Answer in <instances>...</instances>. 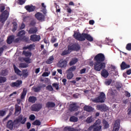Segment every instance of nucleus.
Masks as SVG:
<instances>
[{
    "label": "nucleus",
    "mask_w": 131,
    "mask_h": 131,
    "mask_svg": "<svg viewBox=\"0 0 131 131\" xmlns=\"http://www.w3.org/2000/svg\"><path fill=\"white\" fill-rule=\"evenodd\" d=\"M68 73L67 75V78L68 79H72L73 76H74V74L72 72H67Z\"/></svg>",
    "instance_id": "27"
},
{
    "label": "nucleus",
    "mask_w": 131,
    "mask_h": 131,
    "mask_svg": "<svg viewBox=\"0 0 131 131\" xmlns=\"http://www.w3.org/2000/svg\"><path fill=\"white\" fill-rule=\"evenodd\" d=\"M26 32L25 30H21L18 32L17 34V36H19V37H22L23 35H25Z\"/></svg>",
    "instance_id": "36"
},
{
    "label": "nucleus",
    "mask_w": 131,
    "mask_h": 131,
    "mask_svg": "<svg viewBox=\"0 0 131 131\" xmlns=\"http://www.w3.org/2000/svg\"><path fill=\"white\" fill-rule=\"evenodd\" d=\"M25 2H26V1L18 0V4L20 5H24V4H25Z\"/></svg>",
    "instance_id": "58"
},
{
    "label": "nucleus",
    "mask_w": 131,
    "mask_h": 131,
    "mask_svg": "<svg viewBox=\"0 0 131 131\" xmlns=\"http://www.w3.org/2000/svg\"><path fill=\"white\" fill-rule=\"evenodd\" d=\"M37 28L36 27H33V28H31L29 30V34H35L36 32H37Z\"/></svg>",
    "instance_id": "23"
},
{
    "label": "nucleus",
    "mask_w": 131,
    "mask_h": 131,
    "mask_svg": "<svg viewBox=\"0 0 131 131\" xmlns=\"http://www.w3.org/2000/svg\"><path fill=\"white\" fill-rule=\"evenodd\" d=\"M23 39H24V40H25V41H26V42H28L29 41V37H26L25 36H24L23 37Z\"/></svg>",
    "instance_id": "60"
},
{
    "label": "nucleus",
    "mask_w": 131,
    "mask_h": 131,
    "mask_svg": "<svg viewBox=\"0 0 131 131\" xmlns=\"http://www.w3.org/2000/svg\"><path fill=\"white\" fill-rule=\"evenodd\" d=\"M97 110L101 112H106L108 110V107L106 104H98L96 106Z\"/></svg>",
    "instance_id": "10"
},
{
    "label": "nucleus",
    "mask_w": 131,
    "mask_h": 131,
    "mask_svg": "<svg viewBox=\"0 0 131 131\" xmlns=\"http://www.w3.org/2000/svg\"><path fill=\"white\" fill-rule=\"evenodd\" d=\"M29 119L30 120H32V121L34 120V119H35V116H34V115H30Z\"/></svg>",
    "instance_id": "54"
},
{
    "label": "nucleus",
    "mask_w": 131,
    "mask_h": 131,
    "mask_svg": "<svg viewBox=\"0 0 131 131\" xmlns=\"http://www.w3.org/2000/svg\"><path fill=\"white\" fill-rule=\"evenodd\" d=\"M119 130V122L118 121H116L114 125V128L113 131H118Z\"/></svg>",
    "instance_id": "25"
},
{
    "label": "nucleus",
    "mask_w": 131,
    "mask_h": 131,
    "mask_svg": "<svg viewBox=\"0 0 131 131\" xmlns=\"http://www.w3.org/2000/svg\"><path fill=\"white\" fill-rule=\"evenodd\" d=\"M54 61V57L53 56H50L49 58L46 61L47 64H52Z\"/></svg>",
    "instance_id": "33"
},
{
    "label": "nucleus",
    "mask_w": 131,
    "mask_h": 131,
    "mask_svg": "<svg viewBox=\"0 0 131 131\" xmlns=\"http://www.w3.org/2000/svg\"><path fill=\"white\" fill-rule=\"evenodd\" d=\"M101 124V120L98 119L96 122L88 128L89 131H102V125Z\"/></svg>",
    "instance_id": "3"
},
{
    "label": "nucleus",
    "mask_w": 131,
    "mask_h": 131,
    "mask_svg": "<svg viewBox=\"0 0 131 131\" xmlns=\"http://www.w3.org/2000/svg\"><path fill=\"white\" fill-rule=\"evenodd\" d=\"M77 62H78V58H72V60L69 62V65L70 66H73V65H75V64H76Z\"/></svg>",
    "instance_id": "26"
},
{
    "label": "nucleus",
    "mask_w": 131,
    "mask_h": 131,
    "mask_svg": "<svg viewBox=\"0 0 131 131\" xmlns=\"http://www.w3.org/2000/svg\"><path fill=\"white\" fill-rule=\"evenodd\" d=\"M23 54H24L26 57H30V56H31V53L28 51H24Z\"/></svg>",
    "instance_id": "41"
},
{
    "label": "nucleus",
    "mask_w": 131,
    "mask_h": 131,
    "mask_svg": "<svg viewBox=\"0 0 131 131\" xmlns=\"http://www.w3.org/2000/svg\"><path fill=\"white\" fill-rule=\"evenodd\" d=\"M74 38L80 41H84L85 39L89 41H94V38L91 35L86 33H80L79 32H75L73 35Z\"/></svg>",
    "instance_id": "2"
},
{
    "label": "nucleus",
    "mask_w": 131,
    "mask_h": 131,
    "mask_svg": "<svg viewBox=\"0 0 131 131\" xmlns=\"http://www.w3.org/2000/svg\"><path fill=\"white\" fill-rule=\"evenodd\" d=\"M57 41V38L55 37V36H52L51 37V42L52 43H54V42H56Z\"/></svg>",
    "instance_id": "49"
},
{
    "label": "nucleus",
    "mask_w": 131,
    "mask_h": 131,
    "mask_svg": "<svg viewBox=\"0 0 131 131\" xmlns=\"http://www.w3.org/2000/svg\"><path fill=\"white\" fill-rule=\"evenodd\" d=\"M68 64V62L66 59L63 60V59H60L59 62V66L60 68H66L67 67V65Z\"/></svg>",
    "instance_id": "11"
},
{
    "label": "nucleus",
    "mask_w": 131,
    "mask_h": 131,
    "mask_svg": "<svg viewBox=\"0 0 131 131\" xmlns=\"http://www.w3.org/2000/svg\"><path fill=\"white\" fill-rule=\"evenodd\" d=\"M84 111H86L87 112H93L94 111V108L91 106L85 105L83 107Z\"/></svg>",
    "instance_id": "20"
},
{
    "label": "nucleus",
    "mask_w": 131,
    "mask_h": 131,
    "mask_svg": "<svg viewBox=\"0 0 131 131\" xmlns=\"http://www.w3.org/2000/svg\"><path fill=\"white\" fill-rule=\"evenodd\" d=\"M30 40L33 42L39 41L40 40V36L36 34L32 35L30 36Z\"/></svg>",
    "instance_id": "12"
},
{
    "label": "nucleus",
    "mask_w": 131,
    "mask_h": 131,
    "mask_svg": "<svg viewBox=\"0 0 131 131\" xmlns=\"http://www.w3.org/2000/svg\"><path fill=\"white\" fill-rule=\"evenodd\" d=\"M86 71V69L83 68L80 71V74H83L85 73Z\"/></svg>",
    "instance_id": "55"
},
{
    "label": "nucleus",
    "mask_w": 131,
    "mask_h": 131,
    "mask_svg": "<svg viewBox=\"0 0 131 131\" xmlns=\"http://www.w3.org/2000/svg\"><path fill=\"white\" fill-rule=\"evenodd\" d=\"M105 41V43L106 45H109V43H110L111 40H110V39L108 38H106Z\"/></svg>",
    "instance_id": "61"
},
{
    "label": "nucleus",
    "mask_w": 131,
    "mask_h": 131,
    "mask_svg": "<svg viewBox=\"0 0 131 131\" xmlns=\"http://www.w3.org/2000/svg\"><path fill=\"white\" fill-rule=\"evenodd\" d=\"M20 40L21 39L20 38H16L15 40H13V42L15 43H18V42H19Z\"/></svg>",
    "instance_id": "59"
},
{
    "label": "nucleus",
    "mask_w": 131,
    "mask_h": 131,
    "mask_svg": "<svg viewBox=\"0 0 131 131\" xmlns=\"http://www.w3.org/2000/svg\"><path fill=\"white\" fill-rule=\"evenodd\" d=\"M37 101V98L35 96H30L28 98V102L34 104Z\"/></svg>",
    "instance_id": "22"
},
{
    "label": "nucleus",
    "mask_w": 131,
    "mask_h": 131,
    "mask_svg": "<svg viewBox=\"0 0 131 131\" xmlns=\"http://www.w3.org/2000/svg\"><path fill=\"white\" fill-rule=\"evenodd\" d=\"M35 17L38 21H41V22L45 21V19H46V15L40 12H37L35 14Z\"/></svg>",
    "instance_id": "9"
},
{
    "label": "nucleus",
    "mask_w": 131,
    "mask_h": 131,
    "mask_svg": "<svg viewBox=\"0 0 131 131\" xmlns=\"http://www.w3.org/2000/svg\"><path fill=\"white\" fill-rule=\"evenodd\" d=\"M20 111H21V107L19 106V105H16L15 113H18V112H20Z\"/></svg>",
    "instance_id": "48"
},
{
    "label": "nucleus",
    "mask_w": 131,
    "mask_h": 131,
    "mask_svg": "<svg viewBox=\"0 0 131 131\" xmlns=\"http://www.w3.org/2000/svg\"><path fill=\"white\" fill-rule=\"evenodd\" d=\"M21 76H23V77H25V78H26L27 76H28V72L27 70H24L21 73Z\"/></svg>",
    "instance_id": "31"
},
{
    "label": "nucleus",
    "mask_w": 131,
    "mask_h": 131,
    "mask_svg": "<svg viewBox=\"0 0 131 131\" xmlns=\"http://www.w3.org/2000/svg\"><path fill=\"white\" fill-rule=\"evenodd\" d=\"M78 118L75 116H72L70 118V121L71 122H77Z\"/></svg>",
    "instance_id": "32"
},
{
    "label": "nucleus",
    "mask_w": 131,
    "mask_h": 131,
    "mask_svg": "<svg viewBox=\"0 0 131 131\" xmlns=\"http://www.w3.org/2000/svg\"><path fill=\"white\" fill-rule=\"evenodd\" d=\"M105 55L102 53H99L95 56L94 57V60L95 62H100V63H103L105 61Z\"/></svg>",
    "instance_id": "7"
},
{
    "label": "nucleus",
    "mask_w": 131,
    "mask_h": 131,
    "mask_svg": "<svg viewBox=\"0 0 131 131\" xmlns=\"http://www.w3.org/2000/svg\"><path fill=\"white\" fill-rule=\"evenodd\" d=\"M27 94V90L24 89L23 92L21 94L20 99H25V96H26Z\"/></svg>",
    "instance_id": "28"
},
{
    "label": "nucleus",
    "mask_w": 131,
    "mask_h": 131,
    "mask_svg": "<svg viewBox=\"0 0 131 131\" xmlns=\"http://www.w3.org/2000/svg\"><path fill=\"white\" fill-rule=\"evenodd\" d=\"M71 53V51H69V49H66L61 54V56H66V55H69Z\"/></svg>",
    "instance_id": "29"
},
{
    "label": "nucleus",
    "mask_w": 131,
    "mask_h": 131,
    "mask_svg": "<svg viewBox=\"0 0 131 131\" xmlns=\"http://www.w3.org/2000/svg\"><path fill=\"white\" fill-rule=\"evenodd\" d=\"M121 70H124L125 69H127L130 67V65L126 64V63L124 61L122 62L120 65Z\"/></svg>",
    "instance_id": "17"
},
{
    "label": "nucleus",
    "mask_w": 131,
    "mask_h": 131,
    "mask_svg": "<svg viewBox=\"0 0 131 131\" xmlns=\"http://www.w3.org/2000/svg\"><path fill=\"white\" fill-rule=\"evenodd\" d=\"M25 9H26L28 12L30 13V12H34V11L35 10V6H33L32 5L31 6L27 5L25 7Z\"/></svg>",
    "instance_id": "16"
},
{
    "label": "nucleus",
    "mask_w": 131,
    "mask_h": 131,
    "mask_svg": "<svg viewBox=\"0 0 131 131\" xmlns=\"http://www.w3.org/2000/svg\"><path fill=\"white\" fill-rule=\"evenodd\" d=\"M19 67L20 68H27V64L26 63H20L19 64Z\"/></svg>",
    "instance_id": "52"
},
{
    "label": "nucleus",
    "mask_w": 131,
    "mask_h": 131,
    "mask_svg": "<svg viewBox=\"0 0 131 131\" xmlns=\"http://www.w3.org/2000/svg\"><path fill=\"white\" fill-rule=\"evenodd\" d=\"M102 123L104 125V129H106L109 127V123H108V122L106 121V120L104 119L102 121Z\"/></svg>",
    "instance_id": "30"
},
{
    "label": "nucleus",
    "mask_w": 131,
    "mask_h": 131,
    "mask_svg": "<svg viewBox=\"0 0 131 131\" xmlns=\"http://www.w3.org/2000/svg\"><path fill=\"white\" fill-rule=\"evenodd\" d=\"M101 75L104 78H107L109 76V72L107 70L103 69L101 72Z\"/></svg>",
    "instance_id": "15"
},
{
    "label": "nucleus",
    "mask_w": 131,
    "mask_h": 131,
    "mask_svg": "<svg viewBox=\"0 0 131 131\" xmlns=\"http://www.w3.org/2000/svg\"><path fill=\"white\" fill-rule=\"evenodd\" d=\"M125 95L128 98L130 97V93H129L128 91H125Z\"/></svg>",
    "instance_id": "62"
},
{
    "label": "nucleus",
    "mask_w": 131,
    "mask_h": 131,
    "mask_svg": "<svg viewBox=\"0 0 131 131\" xmlns=\"http://www.w3.org/2000/svg\"><path fill=\"white\" fill-rule=\"evenodd\" d=\"M112 83V79H106L104 82L105 85H110Z\"/></svg>",
    "instance_id": "40"
},
{
    "label": "nucleus",
    "mask_w": 131,
    "mask_h": 131,
    "mask_svg": "<svg viewBox=\"0 0 131 131\" xmlns=\"http://www.w3.org/2000/svg\"><path fill=\"white\" fill-rule=\"evenodd\" d=\"M27 121V118L25 117L23 119V116L20 115L13 121L9 120L7 122L6 126L10 130H13L14 128H19L21 124H25Z\"/></svg>",
    "instance_id": "1"
},
{
    "label": "nucleus",
    "mask_w": 131,
    "mask_h": 131,
    "mask_svg": "<svg viewBox=\"0 0 131 131\" xmlns=\"http://www.w3.org/2000/svg\"><path fill=\"white\" fill-rule=\"evenodd\" d=\"M0 12L3 13L1 16L0 17V21L2 23H5L8 18H9V11L7 10H5V7L2 6L0 8Z\"/></svg>",
    "instance_id": "4"
},
{
    "label": "nucleus",
    "mask_w": 131,
    "mask_h": 131,
    "mask_svg": "<svg viewBox=\"0 0 131 131\" xmlns=\"http://www.w3.org/2000/svg\"><path fill=\"white\" fill-rule=\"evenodd\" d=\"M54 5L56 7V13H60V12L61 11V8H60V7H59V6L57 5V3H54Z\"/></svg>",
    "instance_id": "46"
},
{
    "label": "nucleus",
    "mask_w": 131,
    "mask_h": 131,
    "mask_svg": "<svg viewBox=\"0 0 131 131\" xmlns=\"http://www.w3.org/2000/svg\"><path fill=\"white\" fill-rule=\"evenodd\" d=\"M14 39H15V36H10L7 38V43H8V45H11V43H13V41L14 42Z\"/></svg>",
    "instance_id": "24"
},
{
    "label": "nucleus",
    "mask_w": 131,
    "mask_h": 131,
    "mask_svg": "<svg viewBox=\"0 0 131 131\" xmlns=\"http://www.w3.org/2000/svg\"><path fill=\"white\" fill-rule=\"evenodd\" d=\"M66 128H67V129H68L69 131H79L78 130V129H75L74 128H69L66 127Z\"/></svg>",
    "instance_id": "53"
},
{
    "label": "nucleus",
    "mask_w": 131,
    "mask_h": 131,
    "mask_svg": "<svg viewBox=\"0 0 131 131\" xmlns=\"http://www.w3.org/2000/svg\"><path fill=\"white\" fill-rule=\"evenodd\" d=\"M68 49H69L70 52H72L73 51H74V44L72 45H68Z\"/></svg>",
    "instance_id": "43"
},
{
    "label": "nucleus",
    "mask_w": 131,
    "mask_h": 131,
    "mask_svg": "<svg viewBox=\"0 0 131 131\" xmlns=\"http://www.w3.org/2000/svg\"><path fill=\"white\" fill-rule=\"evenodd\" d=\"M46 90H47V91H49V92H53L54 88H53V86H52V85H48L46 87Z\"/></svg>",
    "instance_id": "42"
},
{
    "label": "nucleus",
    "mask_w": 131,
    "mask_h": 131,
    "mask_svg": "<svg viewBox=\"0 0 131 131\" xmlns=\"http://www.w3.org/2000/svg\"><path fill=\"white\" fill-rule=\"evenodd\" d=\"M1 75L2 76H7L8 75V70H3L1 72Z\"/></svg>",
    "instance_id": "38"
},
{
    "label": "nucleus",
    "mask_w": 131,
    "mask_h": 131,
    "mask_svg": "<svg viewBox=\"0 0 131 131\" xmlns=\"http://www.w3.org/2000/svg\"><path fill=\"white\" fill-rule=\"evenodd\" d=\"M126 50H127V51H131V43H128L126 45Z\"/></svg>",
    "instance_id": "50"
},
{
    "label": "nucleus",
    "mask_w": 131,
    "mask_h": 131,
    "mask_svg": "<svg viewBox=\"0 0 131 131\" xmlns=\"http://www.w3.org/2000/svg\"><path fill=\"white\" fill-rule=\"evenodd\" d=\"M71 111H77L78 109V106L76 105V103H72L70 105Z\"/></svg>",
    "instance_id": "18"
},
{
    "label": "nucleus",
    "mask_w": 131,
    "mask_h": 131,
    "mask_svg": "<svg viewBox=\"0 0 131 131\" xmlns=\"http://www.w3.org/2000/svg\"><path fill=\"white\" fill-rule=\"evenodd\" d=\"M42 88H46V84H43L40 86H37V87H32V90L35 93H38L40 92V90Z\"/></svg>",
    "instance_id": "13"
},
{
    "label": "nucleus",
    "mask_w": 131,
    "mask_h": 131,
    "mask_svg": "<svg viewBox=\"0 0 131 131\" xmlns=\"http://www.w3.org/2000/svg\"><path fill=\"white\" fill-rule=\"evenodd\" d=\"M33 125H40L41 124V122L39 120H36L32 123Z\"/></svg>",
    "instance_id": "39"
},
{
    "label": "nucleus",
    "mask_w": 131,
    "mask_h": 131,
    "mask_svg": "<svg viewBox=\"0 0 131 131\" xmlns=\"http://www.w3.org/2000/svg\"><path fill=\"white\" fill-rule=\"evenodd\" d=\"M106 68V63L105 62H95L94 69L96 71H100V70H103Z\"/></svg>",
    "instance_id": "5"
},
{
    "label": "nucleus",
    "mask_w": 131,
    "mask_h": 131,
    "mask_svg": "<svg viewBox=\"0 0 131 131\" xmlns=\"http://www.w3.org/2000/svg\"><path fill=\"white\" fill-rule=\"evenodd\" d=\"M22 84V80H17L16 81V82H12L11 84V86L12 88H15L16 86V88H18Z\"/></svg>",
    "instance_id": "14"
},
{
    "label": "nucleus",
    "mask_w": 131,
    "mask_h": 131,
    "mask_svg": "<svg viewBox=\"0 0 131 131\" xmlns=\"http://www.w3.org/2000/svg\"><path fill=\"white\" fill-rule=\"evenodd\" d=\"M42 108V104L41 103H35L31 106V111L35 112H38Z\"/></svg>",
    "instance_id": "8"
},
{
    "label": "nucleus",
    "mask_w": 131,
    "mask_h": 131,
    "mask_svg": "<svg viewBox=\"0 0 131 131\" xmlns=\"http://www.w3.org/2000/svg\"><path fill=\"white\" fill-rule=\"evenodd\" d=\"M92 118L93 117H88L86 120V122H87V123H92V122H93Z\"/></svg>",
    "instance_id": "47"
},
{
    "label": "nucleus",
    "mask_w": 131,
    "mask_h": 131,
    "mask_svg": "<svg viewBox=\"0 0 131 131\" xmlns=\"http://www.w3.org/2000/svg\"><path fill=\"white\" fill-rule=\"evenodd\" d=\"M80 46L78 43H74V51H79Z\"/></svg>",
    "instance_id": "35"
},
{
    "label": "nucleus",
    "mask_w": 131,
    "mask_h": 131,
    "mask_svg": "<svg viewBox=\"0 0 131 131\" xmlns=\"http://www.w3.org/2000/svg\"><path fill=\"white\" fill-rule=\"evenodd\" d=\"M56 106L55 102L49 101L46 104V107L47 108H54Z\"/></svg>",
    "instance_id": "21"
},
{
    "label": "nucleus",
    "mask_w": 131,
    "mask_h": 131,
    "mask_svg": "<svg viewBox=\"0 0 131 131\" xmlns=\"http://www.w3.org/2000/svg\"><path fill=\"white\" fill-rule=\"evenodd\" d=\"M13 68L14 72L15 73H16V74H17V75H18V76H22V74H21V71L19 70V69H18V68H17V67H16L15 64L13 65Z\"/></svg>",
    "instance_id": "19"
},
{
    "label": "nucleus",
    "mask_w": 131,
    "mask_h": 131,
    "mask_svg": "<svg viewBox=\"0 0 131 131\" xmlns=\"http://www.w3.org/2000/svg\"><path fill=\"white\" fill-rule=\"evenodd\" d=\"M76 70V66H72L70 69H68L67 72H73Z\"/></svg>",
    "instance_id": "37"
},
{
    "label": "nucleus",
    "mask_w": 131,
    "mask_h": 131,
    "mask_svg": "<svg viewBox=\"0 0 131 131\" xmlns=\"http://www.w3.org/2000/svg\"><path fill=\"white\" fill-rule=\"evenodd\" d=\"M43 14V15H46L47 14V9L46 8H43L42 10L41 11Z\"/></svg>",
    "instance_id": "63"
},
{
    "label": "nucleus",
    "mask_w": 131,
    "mask_h": 131,
    "mask_svg": "<svg viewBox=\"0 0 131 131\" xmlns=\"http://www.w3.org/2000/svg\"><path fill=\"white\" fill-rule=\"evenodd\" d=\"M7 81V78L5 77L0 76V83H3Z\"/></svg>",
    "instance_id": "44"
},
{
    "label": "nucleus",
    "mask_w": 131,
    "mask_h": 131,
    "mask_svg": "<svg viewBox=\"0 0 131 131\" xmlns=\"http://www.w3.org/2000/svg\"><path fill=\"white\" fill-rule=\"evenodd\" d=\"M6 115V111L0 110V116L2 117H4V116Z\"/></svg>",
    "instance_id": "51"
},
{
    "label": "nucleus",
    "mask_w": 131,
    "mask_h": 131,
    "mask_svg": "<svg viewBox=\"0 0 131 131\" xmlns=\"http://www.w3.org/2000/svg\"><path fill=\"white\" fill-rule=\"evenodd\" d=\"M49 74L48 72H44L42 74V76L45 77H47L48 76H49Z\"/></svg>",
    "instance_id": "64"
},
{
    "label": "nucleus",
    "mask_w": 131,
    "mask_h": 131,
    "mask_svg": "<svg viewBox=\"0 0 131 131\" xmlns=\"http://www.w3.org/2000/svg\"><path fill=\"white\" fill-rule=\"evenodd\" d=\"M35 24H36V23H35V21H34V20H32V21H31V22L29 24V26H30V27L34 26V25H35Z\"/></svg>",
    "instance_id": "56"
},
{
    "label": "nucleus",
    "mask_w": 131,
    "mask_h": 131,
    "mask_svg": "<svg viewBox=\"0 0 131 131\" xmlns=\"http://www.w3.org/2000/svg\"><path fill=\"white\" fill-rule=\"evenodd\" d=\"M13 24V29H12V31L13 32H15V31H16V30H17V28H18V25L17 24V23L16 22H13L12 23Z\"/></svg>",
    "instance_id": "34"
},
{
    "label": "nucleus",
    "mask_w": 131,
    "mask_h": 131,
    "mask_svg": "<svg viewBox=\"0 0 131 131\" xmlns=\"http://www.w3.org/2000/svg\"><path fill=\"white\" fill-rule=\"evenodd\" d=\"M52 87L54 88L56 91L59 90V84L58 83H54L52 84Z\"/></svg>",
    "instance_id": "45"
},
{
    "label": "nucleus",
    "mask_w": 131,
    "mask_h": 131,
    "mask_svg": "<svg viewBox=\"0 0 131 131\" xmlns=\"http://www.w3.org/2000/svg\"><path fill=\"white\" fill-rule=\"evenodd\" d=\"M34 47H35V46L33 44H31L29 46H28V50H32V49H33V48H34Z\"/></svg>",
    "instance_id": "57"
},
{
    "label": "nucleus",
    "mask_w": 131,
    "mask_h": 131,
    "mask_svg": "<svg viewBox=\"0 0 131 131\" xmlns=\"http://www.w3.org/2000/svg\"><path fill=\"white\" fill-rule=\"evenodd\" d=\"M105 100H106V95L103 92H101L100 95L95 98L94 101L95 103H104Z\"/></svg>",
    "instance_id": "6"
}]
</instances>
